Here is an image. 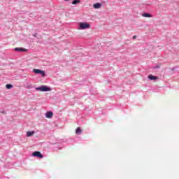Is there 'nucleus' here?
I'll return each mask as SVG.
<instances>
[{"instance_id": "0eeeda50", "label": "nucleus", "mask_w": 179, "mask_h": 179, "mask_svg": "<svg viewBox=\"0 0 179 179\" xmlns=\"http://www.w3.org/2000/svg\"><path fill=\"white\" fill-rule=\"evenodd\" d=\"M93 6L94 9H100V8H101V4L100 3H96L93 4Z\"/></svg>"}, {"instance_id": "f8f14e48", "label": "nucleus", "mask_w": 179, "mask_h": 179, "mask_svg": "<svg viewBox=\"0 0 179 179\" xmlns=\"http://www.w3.org/2000/svg\"><path fill=\"white\" fill-rule=\"evenodd\" d=\"M76 134H82V129H80V127L77 128V129L76 130Z\"/></svg>"}, {"instance_id": "7ed1b4c3", "label": "nucleus", "mask_w": 179, "mask_h": 179, "mask_svg": "<svg viewBox=\"0 0 179 179\" xmlns=\"http://www.w3.org/2000/svg\"><path fill=\"white\" fill-rule=\"evenodd\" d=\"M34 73L38 74L40 73L43 78L45 76V72L43 70L37 69H33Z\"/></svg>"}, {"instance_id": "9d476101", "label": "nucleus", "mask_w": 179, "mask_h": 179, "mask_svg": "<svg viewBox=\"0 0 179 179\" xmlns=\"http://www.w3.org/2000/svg\"><path fill=\"white\" fill-rule=\"evenodd\" d=\"M142 16L143 17H152V15L149 14V13H143Z\"/></svg>"}, {"instance_id": "1a4fd4ad", "label": "nucleus", "mask_w": 179, "mask_h": 179, "mask_svg": "<svg viewBox=\"0 0 179 179\" xmlns=\"http://www.w3.org/2000/svg\"><path fill=\"white\" fill-rule=\"evenodd\" d=\"M15 51H24V52H26V51H27V50L24 49V48H15Z\"/></svg>"}, {"instance_id": "f257e3e1", "label": "nucleus", "mask_w": 179, "mask_h": 179, "mask_svg": "<svg viewBox=\"0 0 179 179\" xmlns=\"http://www.w3.org/2000/svg\"><path fill=\"white\" fill-rule=\"evenodd\" d=\"M90 27V24L87 22H80L78 30H84L85 29H89Z\"/></svg>"}, {"instance_id": "f03ea898", "label": "nucleus", "mask_w": 179, "mask_h": 179, "mask_svg": "<svg viewBox=\"0 0 179 179\" xmlns=\"http://www.w3.org/2000/svg\"><path fill=\"white\" fill-rule=\"evenodd\" d=\"M36 90L39 91V92H50L51 90V88H50L45 85H43L41 87H36Z\"/></svg>"}, {"instance_id": "9b49d317", "label": "nucleus", "mask_w": 179, "mask_h": 179, "mask_svg": "<svg viewBox=\"0 0 179 179\" xmlns=\"http://www.w3.org/2000/svg\"><path fill=\"white\" fill-rule=\"evenodd\" d=\"M78 3H80V0H74L72 1V5H78Z\"/></svg>"}, {"instance_id": "6e6552de", "label": "nucleus", "mask_w": 179, "mask_h": 179, "mask_svg": "<svg viewBox=\"0 0 179 179\" xmlns=\"http://www.w3.org/2000/svg\"><path fill=\"white\" fill-rule=\"evenodd\" d=\"M34 134H35L34 131H27V137L33 136Z\"/></svg>"}, {"instance_id": "4468645a", "label": "nucleus", "mask_w": 179, "mask_h": 179, "mask_svg": "<svg viewBox=\"0 0 179 179\" xmlns=\"http://www.w3.org/2000/svg\"><path fill=\"white\" fill-rule=\"evenodd\" d=\"M136 35H134V36H133V39H135V38H136Z\"/></svg>"}, {"instance_id": "2eb2a0df", "label": "nucleus", "mask_w": 179, "mask_h": 179, "mask_svg": "<svg viewBox=\"0 0 179 179\" xmlns=\"http://www.w3.org/2000/svg\"><path fill=\"white\" fill-rule=\"evenodd\" d=\"M64 1H69V0H64Z\"/></svg>"}, {"instance_id": "ddd939ff", "label": "nucleus", "mask_w": 179, "mask_h": 179, "mask_svg": "<svg viewBox=\"0 0 179 179\" xmlns=\"http://www.w3.org/2000/svg\"><path fill=\"white\" fill-rule=\"evenodd\" d=\"M6 89H12L13 87V86L10 84H7L6 85Z\"/></svg>"}, {"instance_id": "423d86ee", "label": "nucleus", "mask_w": 179, "mask_h": 179, "mask_svg": "<svg viewBox=\"0 0 179 179\" xmlns=\"http://www.w3.org/2000/svg\"><path fill=\"white\" fill-rule=\"evenodd\" d=\"M148 79H150V80H156L157 79H159V77L155 76L153 75H150L148 76Z\"/></svg>"}, {"instance_id": "20e7f679", "label": "nucleus", "mask_w": 179, "mask_h": 179, "mask_svg": "<svg viewBox=\"0 0 179 179\" xmlns=\"http://www.w3.org/2000/svg\"><path fill=\"white\" fill-rule=\"evenodd\" d=\"M33 156L36 157H39V159H43V155L41 154V152H38V151H36L33 153Z\"/></svg>"}, {"instance_id": "39448f33", "label": "nucleus", "mask_w": 179, "mask_h": 179, "mask_svg": "<svg viewBox=\"0 0 179 179\" xmlns=\"http://www.w3.org/2000/svg\"><path fill=\"white\" fill-rule=\"evenodd\" d=\"M52 115H54V113L51 111L47 112L45 114L46 118H52Z\"/></svg>"}]
</instances>
